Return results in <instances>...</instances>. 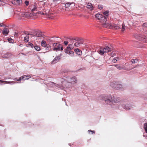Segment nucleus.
<instances>
[{
	"label": "nucleus",
	"mask_w": 147,
	"mask_h": 147,
	"mask_svg": "<svg viewBox=\"0 0 147 147\" xmlns=\"http://www.w3.org/2000/svg\"><path fill=\"white\" fill-rule=\"evenodd\" d=\"M14 80L17 81V80H18V79L17 78H15Z\"/></svg>",
	"instance_id": "nucleus-52"
},
{
	"label": "nucleus",
	"mask_w": 147,
	"mask_h": 147,
	"mask_svg": "<svg viewBox=\"0 0 147 147\" xmlns=\"http://www.w3.org/2000/svg\"><path fill=\"white\" fill-rule=\"evenodd\" d=\"M11 54L10 53H6L3 54L1 56L3 58H8L11 57Z\"/></svg>",
	"instance_id": "nucleus-18"
},
{
	"label": "nucleus",
	"mask_w": 147,
	"mask_h": 147,
	"mask_svg": "<svg viewBox=\"0 0 147 147\" xmlns=\"http://www.w3.org/2000/svg\"><path fill=\"white\" fill-rule=\"evenodd\" d=\"M114 65L119 70H121L122 69L126 70V69L123 66H121L119 64L115 65Z\"/></svg>",
	"instance_id": "nucleus-20"
},
{
	"label": "nucleus",
	"mask_w": 147,
	"mask_h": 147,
	"mask_svg": "<svg viewBox=\"0 0 147 147\" xmlns=\"http://www.w3.org/2000/svg\"><path fill=\"white\" fill-rule=\"evenodd\" d=\"M38 8H39V7L38 5L37 4L35 3V4L33 5V7H31L30 8V9H31V12H33L35 11H37V9ZM29 8L30 9V7H29Z\"/></svg>",
	"instance_id": "nucleus-11"
},
{
	"label": "nucleus",
	"mask_w": 147,
	"mask_h": 147,
	"mask_svg": "<svg viewBox=\"0 0 147 147\" xmlns=\"http://www.w3.org/2000/svg\"><path fill=\"white\" fill-rule=\"evenodd\" d=\"M48 44H47L46 42L44 40H42L41 42V46L44 47L46 46Z\"/></svg>",
	"instance_id": "nucleus-31"
},
{
	"label": "nucleus",
	"mask_w": 147,
	"mask_h": 147,
	"mask_svg": "<svg viewBox=\"0 0 147 147\" xmlns=\"http://www.w3.org/2000/svg\"><path fill=\"white\" fill-rule=\"evenodd\" d=\"M100 97L101 99L105 101L106 104L111 105H113V98L111 95H101Z\"/></svg>",
	"instance_id": "nucleus-3"
},
{
	"label": "nucleus",
	"mask_w": 147,
	"mask_h": 147,
	"mask_svg": "<svg viewBox=\"0 0 147 147\" xmlns=\"http://www.w3.org/2000/svg\"><path fill=\"white\" fill-rule=\"evenodd\" d=\"M123 107L127 110L130 109L134 108L135 106L134 105L130 104L128 103H127L125 104H123Z\"/></svg>",
	"instance_id": "nucleus-8"
},
{
	"label": "nucleus",
	"mask_w": 147,
	"mask_h": 147,
	"mask_svg": "<svg viewBox=\"0 0 147 147\" xmlns=\"http://www.w3.org/2000/svg\"><path fill=\"white\" fill-rule=\"evenodd\" d=\"M113 104L114 103H117L119 102L120 100V98L119 97H116L115 98L114 97H113Z\"/></svg>",
	"instance_id": "nucleus-17"
},
{
	"label": "nucleus",
	"mask_w": 147,
	"mask_h": 147,
	"mask_svg": "<svg viewBox=\"0 0 147 147\" xmlns=\"http://www.w3.org/2000/svg\"><path fill=\"white\" fill-rule=\"evenodd\" d=\"M144 128L145 130V132L147 133V123H145L144 124Z\"/></svg>",
	"instance_id": "nucleus-32"
},
{
	"label": "nucleus",
	"mask_w": 147,
	"mask_h": 147,
	"mask_svg": "<svg viewBox=\"0 0 147 147\" xmlns=\"http://www.w3.org/2000/svg\"><path fill=\"white\" fill-rule=\"evenodd\" d=\"M114 26L115 29H118L120 28V27L119 26L115 25Z\"/></svg>",
	"instance_id": "nucleus-43"
},
{
	"label": "nucleus",
	"mask_w": 147,
	"mask_h": 147,
	"mask_svg": "<svg viewBox=\"0 0 147 147\" xmlns=\"http://www.w3.org/2000/svg\"><path fill=\"white\" fill-rule=\"evenodd\" d=\"M98 53L101 55H103L105 52L103 48H101L100 50L98 51Z\"/></svg>",
	"instance_id": "nucleus-29"
},
{
	"label": "nucleus",
	"mask_w": 147,
	"mask_h": 147,
	"mask_svg": "<svg viewBox=\"0 0 147 147\" xmlns=\"http://www.w3.org/2000/svg\"><path fill=\"white\" fill-rule=\"evenodd\" d=\"M43 49H44L45 51V52H43V53H45L47 52H49L51 51V47L48 44L46 46L44 47V48Z\"/></svg>",
	"instance_id": "nucleus-13"
},
{
	"label": "nucleus",
	"mask_w": 147,
	"mask_h": 147,
	"mask_svg": "<svg viewBox=\"0 0 147 147\" xmlns=\"http://www.w3.org/2000/svg\"><path fill=\"white\" fill-rule=\"evenodd\" d=\"M76 38H72L71 37L67 38V39H68L69 40H70L69 41L71 43H73L72 42V41L73 40H74V39H76Z\"/></svg>",
	"instance_id": "nucleus-38"
},
{
	"label": "nucleus",
	"mask_w": 147,
	"mask_h": 147,
	"mask_svg": "<svg viewBox=\"0 0 147 147\" xmlns=\"http://www.w3.org/2000/svg\"><path fill=\"white\" fill-rule=\"evenodd\" d=\"M115 53H111V57H114V55H115Z\"/></svg>",
	"instance_id": "nucleus-49"
},
{
	"label": "nucleus",
	"mask_w": 147,
	"mask_h": 147,
	"mask_svg": "<svg viewBox=\"0 0 147 147\" xmlns=\"http://www.w3.org/2000/svg\"><path fill=\"white\" fill-rule=\"evenodd\" d=\"M18 18L19 19H21V18H20H20Z\"/></svg>",
	"instance_id": "nucleus-55"
},
{
	"label": "nucleus",
	"mask_w": 147,
	"mask_h": 147,
	"mask_svg": "<svg viewBox=\"0 0 147 147\" xmlns=\"http://www.w3.org/2000/svg\"><path fill=\"white\" fill-rule=\"evenodd\" d=\"M109 11H107L104 12L103 13V14L104 15V16H109Z\"/></svg>",
	"instance_id": "nucleus-33"
},
{
	"label": "nucleus",
	"mask_w": 147,
	"mask_h": 147,
	"mask_svg": "<svg viewBox=\"0 0 147 147\" xmlns=\"http://www.w3.org/2000/svg\"><path fill=\"white\" fill-rule=\"evenodd\" d=\"M127 64V63H126L125 64L126 65Z\"/></svg>",
	"instance_id": "nucleus-56"
},
{
	"label": "nucleus",
	"mask_w": 147,
	"mask_h": 147,
	"mask_svg": "<svg viewBox=\"0 0 147 147\" xmlns=\"http://www.w3.org/2000/svg\"><path fill=\"white\" fill-rule=\"evenodd\" d=\"M8 40L9 42L12 43L13 42V40L11 38H9L8 39Z\"/></svg>",
	"instance_id": "nucleus-40"
},
{
	"label": "nucleus",
	"mask_w": 147,
	"mask_h": 147,
	"mask_svg": "<svg viewBox=\"0 0 147 147\" xmlns=\"http://www.w3.org/2000/svg\"><path fill=\"white\" fill-rule=\"evenodd\" d=\"M64 43L66 45H67L68 44V42L67 41H65L64 42Z\"/></svg>",
	"instance_id": "nucleus-50"
},
{
	"label": "nucleus",
	"mask_w": 147,
	"mask_h": 147,
	"mask_svg": "<svg viewBox=\"0 0 147 147\" xmlns=\"http://www.w3.org/2000/svg\"><path fill=\"white\" fill-rule=\"evenodd\" d=\"M137 61V60H134V59H132L131 60V62L133 63H135Z\"/></svg>",
	"instance_id": "nucleus-46"
},
{
	"label": "nucleus",
	"mask_w": 147,
	"mask_h": 147,
	"mask_svg": "<svg viewBox=\"0 0 147 147\" xmlns=\"http://www.w3.org/2000/svg\"><path fill=\"white\" fill-rule=\"evenodd\" d=\"M22 0H16V1H13L12 3L17 6H19L22 3Z\"/></svg>",
	"instance_id": "nucleus-16"
},
{
	"label": "nucleus",
	"mask_w": 147,
	"mask_h": 147,
	"mask_svg": "<svg viewBox=\"0 0 147 147\" xmlns=\"http://www.w3.org/2000/svg\"><path fill=\"white\" fill-rule=\"evenodd\" d=\"M49 11H44L43 12L42 11L38 12L37 13H21L20 15L21 16V17H23L24 18H29L32 15L34 16H36V14L37 13L42 15H49Z\"/></svg>",
	"instance_id": "nucleus-1"
},
{
	"label": "nucleus",
	"mask_w": 147,
	"mask_h": 147,
	"mask_svg": "<svg viewBox=\"0 0 147 147\" xmlns=\"http://www.w3.org/2000/svg\"><path fill=\"white\" fill-rule=\"evenodd\" d=\"M88 131L89 133H90V132H91L92 134H94L95 132L94 131H92L91 130H88Z\"/></svg>",
	"instance_id": "nucleus-48"
},
{
	"label": "nucleus",
	"mask_w": 147,
	"mask_h": 147,
	"mask_svg": "<svg viewBox=\"0 0 147 147\" xmlns=\"http://www.w3.org/2000/svg\"><path fill=\"white\" fill-rule=\"evenodd\" d=\"M26 76V78L25 79L27 80H28L29 78L31 77V76L30 75Z\"/></svg>",
	"instance_id": "nucleus-47"
},
{
	"label": "nucleus",
	"mask_w": 147,
	"mask_h": 147,
	"mask_svg": "<svg viewBox=\"0 0 147 147\" xmlns=\"http://www.w3.org/2000/svg\"><path fill=\"white\" fill-rule=\"evenodd\" d=\"M95 17L97 19L101 20L102 22H106L107 21V19L106 17L104 16L101 14L97 13L95 15Z\"/></svg>",
	"instance_id": "nucleus-7"
},
{
	"label": "nucleus",
	"mask_w": 147,
	"mask_h": 147,
	"mask_svg": "<svg viewBox=\"0 0 147 147\" xmlns=\"http://www.w3.org/2000/svg\"><path fill=\"white\" fill-rule=\"evenodd\" d=\"M2 26V25H1V24H0V26Z\"/></svg>",
	"instance_id": "nucleus-54"
},
{
	"label": "nucleus",
	"mask_w": 147,
	"mask_h": 147,
	"mask_svg": "<svg viewBox=\"0 0 147 147\" xmlns=\"http://www.w3.org/2000/svg\"><path fill=\"white\" fill-rule=\"evenodd\" d=\"M9 32V31L7 28H5L2 32V33L5 35H7Z\"/></svg>",
	"instance_id": "nucleus-23"
},
{
	"label": "nucleus",
	"mask_w": 147,
	"mask_h": 147,
	"mask_svg": "<svg viewBox=\"0 0 147 147\" xmlns=\"http://www.w3.org/2000/svg\"><path fill=\"white\" fill-rule=\"evenodd\" d=\"M53 40V38H51L50 39H49V42L50 44H51V43L52 42Z\"/></svg>",
	"instance_id": "nucleus-44"
},
{
	"label": "nucleus",
	"mask_w": 147,
	"mask_h": 147,
	"mask_svg": "<svg viewBox=\"0 0 147 147\" xmlns=\"http://www.w3.org/2000/svg\"><path fill=\"white\" fill-rule=\"evenodd\" d=\"M74 40L76 41V42L74 44V46L76 47H78L82 44V43L81 39L76 38V39H74Z\"/></svg>",
	"instance_id": "nucleus-10"
},
{
	"label": "nucleus",
	"mask_w": 147,
	"mask_h": 147,
	"mask_svg": "<svg viewBox=\"0 0 147 147\" xmlns=\"http://www.w3.org/2000/svg\"><path fill=\"white\" fill-rule=\"evenodd\" d=\"M34 49L37 51H39L40 50V47L38 46L37 45L34 46Z\"/></svg>",
	"instance_id": "nucleus-28"
},
{
	"label": "nucleus",
	"mask_w": 147,
	"mask_h": 147,
	"mask_svg": "<svg viewBox=\"0 0 147 147\" xmlns=\"http://www.w3.org/2000/svg\"><path fill=\"white\" fill-rule=\"evenodd\" d=\"M75 4L73 2H67L65 4V7L67 9H69L74 7Z\"/></svg>",
	"instance_id": "nucleus-9"
},
{
	"label": "nucleus",
	"mask_w": 147,
	"mask_h": 147,
	"mask_svg": "<svg viewBox=\"0 0 147 147\" xmlns=\"http://www.w3.org/2000/svg\"><path fill=\"white\" fill-rule=\"evenodd\" d=\"M126 24H127L129 26L134 25V23L130 20H128V21L126 20L124 21L122 25V30L123 31L127 27V26H125V24L126 25Z\"/></svg>",
	"instance_id": "nucleus-6"
},
{
	"label": "nucleus",
	"mask_w": 147,
	"mask_h": 147,
	"mask_svg": "<svg viewBox=\"0 0 147 147\" xmlns=\"http://www.w3.org/2000/svg\"><path fill=\"white\" fill-rule=\"evenodd\" d=\"M24 3L26 5V6H28L30 3L28 1H27V0H26L24 1Z\"/></svg>",
	"instance_id": "nucleus-41"
},
{
	"label": "nucleus",
	"mask_w": 147,
	"mask_h": 147,
	"mask_svg": "<svg viewBox=\"0 0 147 147\" xmlns=\"http://www.w3.org/2000/svg\"><path fill=\"white\" fill-rule=\"evenodd\" d=\"M117 90H122L124 89L122 85H117L116 87Z\"/></svg>",
	"instance_id": "nucleus-25"
},
{
	"label": "nucleus",
	"mask_w": 147,
	"mask_h": 147,
	"mask_svg": "<svg viewBox=\"0 0 147 147\" xmlns=\"http://www.w3.org/2000/svg\"><path fill=\"white\" fill-rule=\"evenodd\" d=\"M75 52L78 55H80L82 54V52L78 49H76L74 50Z\"/></svg>",
	"instance_id": "nucleus-24"
},
{
	"label": "nucleus",
	"mask_w": 147,
	"mask_h": 147,
	"mask_svg": "<svg viewBox=\"0 0 147 147\" xmlns=\"http://www.w3.org/2000/svg\"><path fill=\"white\" fill-rule=\"evenodd\" d=\"M47 5V3L45 2V1H40L39 3L38 4V5L39 7H42V6L43 7H44L45 5Z\"/></svg>",
	"instance_id": "nucleus-14"
},
{
	"label": "nucleus",
	"mask_w": 147,
	"mask_h": 147,
	"mask_svg": "<svg viewBox=\"0 0 147 147\" xmlns=\"http://www.w3.org/2000/svg\"><path fill=\"white\" fill-rule=\"evenodd\" d=\"M36 35L40 37L42 35V33L40 32H38L36 33Z\"/></svg>",
	"instance_id": "nucleus-39"
},
{
	"label": "nucleus",
	"mask_w": 147,
	"mask_h": 147,
	"mask_svg": "<svg viewBox=\"0 0 147 147\" xmlns=\"http://www.w3.org/2000/svg\"><path fill=\"white\" fill-rule=\"evenodd\" d=\"M70 52L69 53V54H70L71 56H73L74 55V52L71 51H70Z\"/></svg>",
	"instance_id": "nucleus-42"
},
{
	"label": "nucleus",
	"mask_w": 147,
	"mask_h": 147,
	"mask_svg": "<svg viewBox=\"0 0 147 147\" xmlns=\"http://www.w3.org/2000/svg\"><path fill=\"white\" fill-rule=\"evenodd\" d=\"M28 45L30 46L32 48H33L34 47V46L33 45V44L30 42H29L28 43V44L26 46L28 47Z\"/></svg>",
	"instance_id": "nucleus-35"
},
{
	"label": "nucleus",
	"mask_w": 147,
	"mask_h": 147,
	"mask_svg": "<svg viewBox=\"0 0 147 147\" xmlns=\"http://www.w3.org/2000/svg\"><path fill=\"white\" fill-rule=\"evenodd\" d=\"M74 45H73V44H69L67 48L71 50H72L73 49V48H74Z\"/></svg>",
	"instance_id": "nucleus-26"
},
{
	"label": "nucleus",
	"mask_w": 147,
	"mask_h": 147,
	"mask_svg": "<svg viewBox=\"0 0 147 147\" xmlns=\"http://www.w3.org/2000/svg\"><path fill=\"white\" fill-rule=\"evenodd\" d=\"M53 50L55 51H62L63 49L62 46L60 44V43H53Z\"/></svg>",
	"instance_id": "nucleus-4"
},
{
	"label": "nucleus",
	"mask_w": 147,
	"mask_h": 147,
	"mask_svg": "<svg viewBox=\"0 0 147 147\" xmlns=\"http://www.w3.org/2000/svg\"><path fill=\"white\" fill-rule=\"evenodd\" d=\"M29 40V36L28 35H26L24 38V41L25 42H27Z\"/></svg>",
	"instance_id": "nucleus-30"
},
{
	"label": "nucleus",
	"mask_w": 147,
	"mask_h": 147,
	"mask_svg": "<svg viewBox=\"0 0 147 147\" xmlns=\"http://www.w3.org/2000/svg\"><path fill=\"white\" fill-rule=\"evenodd\" d=\"M103 49L105 53H107L111 51L113 49L112 48H110L108 47H105Z\"/></svg>",
	"instance_id": "nucleus-19"
},
{
	"label": "nucleus",
	"mask_w": 147,
	"mask_h": 147,
	"mask_svg": "<svg viewBox=\"0 0 147 147\" xmlns=\"http://www.w3.org/2000/svg\"><path fill=\"white\" fill-rule=\"evenodd\" d=\"M98 8L100 9H102L103 8V6L102 5H99L98 6Z\"/></svg>",
	"instance_id": "nucleus-45"
},
{
	"label": "nucleus",
	"mask_w": 147,
	"mask_h": 147,
	"mask_svg": "<svg viewBox=\"0 0 147 147\" xmlns=\"http://www.w3.org/2000/svg\"><path fill=\"white\" fill-rule=\"evenodd\" d=\"M134 37L138 39L139 40L144 42H147V38L146 37H143L142 36L139 34H135L134 35Z\"/></svg>",
	"instance_id": "nucleus-5"
},
{
	"label": "nucleus",
	"mask_w": 147,
	"mask_h": 147,
	"mask_svg": "<svg viewBox=\"0 0 147 147\" xmlns=\"http://www.w3.org/2000/svg\"><path fill=\"white\" fill-rule=\"evenodd\" d=\"M102 23V24L104 27L106 28H109L111 26V25L108 23L106 22H104Z\"/></svg>",
	"instance_id": "nucleus-21"
},
{
	"label": "nucleus",
	"mask_w": 147,
	"mask_h": 147,
	"mask_svg": "<svg viewBox=\"0 0 147 147\" xmlns=\"http://www.w3.org/2000/svg\"><path fill=\"white\" fill-rule=\"evenodd\" d=\"M143 26L144 27H146L147 26V24L146 23H144L143 24Z\"/></svg>",
	"instance_id": "nucleus-51"
},
{
	"label": "nucleus",
	"mask_w": 147,
	"mask_h": 147,
	"mask_svg": "<svg viewBox=\"0 0 147 147\" xmlns=\"http://www.w3.org/2000/svg\"><path fill=\"white\" fill-rule=\"evenodd\" d=\"M70 50L67 47L66 49L65 50V53H66L69 54L70 52Z\"/></svg>",
	"instance_id": "nucleus-37"
},
{
	"label": "nucleus",
	"mask_w": 147,
	"mask_h": 147,
	"mask_svg": "<svg viewBox=\"0 0 147 147\" xmlns=\"http://www.w3.org/2000/svg\"><path fill=\"white\" fill-rule=\"evenodd\" d=\"M62 55V54H60L59 55L56 57L51 62L53 64H54L58 62L60 59Z\"/></svg>",
	"instance_id": "nucleus-12"
},
{
	"label": "nucleus",
	"mask_w": 147,
	"mask_h": 147,
	"mask_svg": "<svg viewBox=\"0 0 147 147\" xmlns=\"http://www.w3.org/2000/svg\"><path fill=\"white\" fill-rule=\"evenodd\" d=\"M53 2L55 3H60V0H52Z\"/></svg>",
	"instance_id": "nucleus-36"
},
{
	"label": "nucleus",
	"mask_w": 147,
	"mask_h": 147,
	"mask_svg": "<svg viewBox=\"0 0 147 147\" xmlns=\"http://www.w3.org/2000/svg\"><path fill=\"white\" fill-rule=\"evenodd\" d=\"M87 7L90 10H92L94 8L92 4L90 3H88L87 5Z\"/></svg>",
	"instance_id": "nucleus-22"
},
{
	"label": "nucleus",
	"mask_w": 147,
	"mask_h": 147,
	"mask_svg": "<svg viewBox=\"0 0 147 147\" xmlns=\"http://www.w3.org/2000/svg\"><path fill=\"white\" fill-rule=\"evenodd\" d=\"M25 79H26V77L25 78H24L23 79V80H26Z\"/></svg>",
	"instance_id": "nucleus-53"
},
{
	"label": "nucleus",
	"mask_w": 147,
	"mask_h": 147,
	"mask_svg": "<svg viewBox=\"0 0 147 147\" xmlns=\"http://www.w3.org/2000/svg\"><path fill=\"white\" fill-rule=\"evenodd\" d=\"M26 78V76H22L21 77H20L18 80H17V81H20L22 79H23L24 78Z\"/></svg>",
	"instance_id": "nucleus-34"
},
{
	"label": "nucleus",
	"mask_w": 147,
	"mask_h": 147,
	"mask_svg": "<svg viewBox=\"0 0 147 147\" xmlns=\"http://www.w3.org/2000/svg\"><path fill=\"white\" fill-rule=\"evenodd\" d=\"M120 59V58L118 57H116L114 58L112 60V62L114 63H116L118 60H119Z\"/></svg>",
	"instance_id": "nucleus-27"
},
{
	"label": "nucleus",
	"mask_w": 147,
	"mask_h": 147,
	"mask_svg": "<svg viewBox=\"0 0 147 147\" xmlns=\"http://www.w3.org/2000/svg\"><path fill=\"white\" fill-rule=\"evenodd\" d=\"M16 83L13 81L11 82H8L6 81H2L0 80V84L2 85L5 84H15Z\"/></svg>",
	"instance_id": "nucleus-15"
},
{
	"label": "nucleus",
	"mask_w": 147,
	"mask_h": 147,
	"mask_svg": "<svg viewBox=\"0 0 147 147\" xmlns=\"http://www.w3.org/2000/svg\"><path fill=\"white\" fill-rule=\"evenodd\" d=\"M65 77L66 78V79H63L62 80L63 87L66 86V85H65V83L66 82V81L68 83L74 84L76 83L77 78L75 76L70 77L69 76H67Z\"/></svg>",
	"instance_id": "nucleus-2"
}]
</instances>
